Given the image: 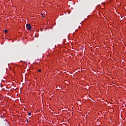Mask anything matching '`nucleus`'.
Returning a JSON list of instances; mask_svg holds the SVG:
<instances>
[{
  "mask_svg": "<svg viewBox=\"0 0 126 126\" xmlns=\"http://www.w3.org/2000/svg\"><path fill=\"white\" fill-rule=\"evenodd\" d=\"M26 27H27V30L29 31V30H31L32 29V27H31V25L30 24H27L26 25Z\"/></svg>",
  "mask_w": 126,
  "mask_h": 126,
  "instance_id": "nucleus-1",
  "label": "nucleus"
},
{
  "mask_svg": "<svg viewBox=\"0 0 126 126\" xmlns=\"http://www.w3.org/2000/svg\"><path fill=\"white\" fill-rule=\"evenodd\" d=\"M8 31H7V30H4V32H5V33H6Z\"/></svg>",
  "mask_w": 126,
  "mask_h": 126,
  "instance_id": "nucleus-2",
  "label": "nucleus"
},
{
  "mask_svg": "<svg viewBox=\"0 0 126 126\" xmlns=\"http://www.w3.org/2000/svg\"><path fill=\"white\" fill-rule=\"evenodd\" d=\"M41 71H42L41 69H38V72H41Z\"/></svg>",
  "mask_w": 126,
  "mask_h": 126,
  "instance_id": "nucleus-3",
  "label": "nucleus"
},
{
  "mask_svg": "<svg viewBox=\"0 0 126 126\" xmlns=\"http://www.w3.org/2000/svg\"><path fill=\"white\" fill-rule=\"evenodd\" d=\"M28 115H29V116H31V112L28 113Z\"/></svg>",
  "mask_w": 126,
  "mask_h": 126,
  "instance_id": "nucleus-4",
  "label": "nucleus"
},
{
  "mask_svg": "<svg viewBox=\"0 0 126 126\" xmlns=\"http://www.w3.org/2000/svg\"><path fill=\"white\" fill-rule=\"evenodd\" d=\"M27 123H28V122H29V120L28 119H27Z\"/></svg>",
  "mask_w": 126,
  "mask_h": 126,
  "instance_id": "nucleus-5",
  "label": "nucleus"
},
{
  "mask_svg": "<svg viewBox=\"0 0 126 126\" xmlns=\"http://www.w3.org/2000/svg\"><path fill=\"white\" fill-rule=\"evenodd\" d=\"M41 15L43 16V15H44L43 14V13H41Z\"/></svg>",
  "mask_w": 126,
  "mask_h": 126,
  "instance_id": "nucleus-6",
  "label": "nucleus"
},
{
  "mask_svg": "<svg viewBox=\"0 0 126 126\" xmlns=\"http://www.w3.org/2000/svg\"><path fill=\"white\" fill-rule=\"evenodd\" d=\"M42 17H44V16H42Z\"/></svg>",
  "mask_w": 126,
  "mask_h": 126,
  "instance_id": "nucleus-7",
  "label": "nucleus"
}]
</instances>
